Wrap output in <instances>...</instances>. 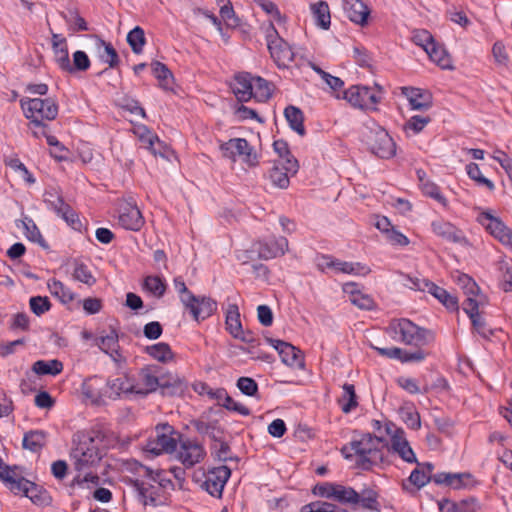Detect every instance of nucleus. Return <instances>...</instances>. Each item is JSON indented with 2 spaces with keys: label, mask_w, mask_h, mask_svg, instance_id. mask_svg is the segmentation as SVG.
<instances>
[{
  "label": "nucleus",
  "mask_w": 512,
  "mask_h": 512,
  "mask_svg": "<svg viewBox=\"0 0 512 512\" xmlns=\"http://www.w3.org/2000/svg\"><path fill=\"white\" fill-rule=\"evenodd\" d=\"M29 306L32 313L41 316L51 309L52 304L47 296H32L29 299Z\"/></svg>",
  "instance_id": "obj_63"
},
{
  "label": "nucleus",
  "mask_w": 512,
  "mask_h": 512,
  "mask_svg": "<svg viewBox=\"0 0 512 512\" xmlns=\"http://www.w3.org/2000/svg\"><path fill=\"white\" fill-rule=\"evenodd\" d=\"M32 371L37 375L56 376L63 371V363L58 359L37 360L32 365Z\"/></svg>",
  "instance_id": "obj_41"
},
{
  "label": "nucleus",
  "mask_w": 512,
  "mask_h": 512,
  "mask_svg": "<svg viewBox=\"0 0 512 512\" xmlns=\"http://www.w3.org/2000/svg\"><path fill=\"white\" fill-rule=\"evenodd\" d=\"M105 434L99 428H92L81 433L77 446L73 449L72 455L75 460V469L82 471L88 467L96 466L103 457L98 443L103 442Z\"/></svg>",
  "instance_id": "obj_1"
},
{
  "label": "nucleus",
  "mask_w": 512,
  "mask_h": 512,
  "mask_svg": "<svg viewBox=\"0 0 512 512\" xmlns=\"http://www.w3.org/2000/svg\"><path fill=\"white\" fill-rule=\"evenodd\" d=\"M159 389L163 396H181L187 389V384L179 376L169 374L160 377Z\"/></svg>",
  "instance_id": "obj_30"
},
{
  "label": "nucleus",
  "mask_w": 512,
  "mask_h": 512,
  "mask_svg": "<svg viewBox=\"0 0 512 512\" xmlns=\"http://www.w3.org/2000/svg\"><path fill=\"white\" fill-rule=\"evenodd\" d=\"M107 396L112 400L121 398L132 400L137 397V385L134 377L127 373L117 378H108L106 381Z\"/></svg>",
  "instance_id": "obj_10"
},
{
  "label": "nucleus",
  "mask_w": 512,
  "mask_h": 512,
  "mask_svg": "<svg viewBox=\"0 0 512 512\" xmlns=\"http://www.w3.org/2000/svg\"><path fill=\"white\" fill-rule=\"evenodd\" d=\"M173 283L181 303L193 320L200 323L216 313L218 308L217 301L208 296L194 295L187 288L182 276L175 277Z\"/></svg>",
  "instance_id": "obj_2"
},
{
  "label": "nucleus",
  "mask_w": 512,
  "mask_h": 512,
  "mask_svg": "<svg viewBox=\"0 0 512 512\" xmlns=\"http://www.w3.org/2000/svg\"><path fill=\"white\" fill-rule=\"evenodd\" d=\"M126 41L134 54H141L147 42L144 29L140 26H135L128 32Z\"/></svg>",
  "instance_id": "obj_49"
},
{
  "label": "nucleus",
  "mask_w": 512,
  "mask_h": 512,
  "mask_svg": "<svg viewBox=\"0 0 512 512\" xmlns=\"http://www.w3.org/2000/svg\"><path fill=\"white\" fill-rule=\"evenodd\" d=\"M259 259L269 260L283 256L288 251V240L280 236L271 240H259L253 244Z\"/></svg>",
  "instance_id": "obj_16"
},
{
  "label": "nucleus",
  "mask_w": 512,
  "mask_h": 512,
  "mask_svg": "<svg viewBox=\"0 0 512 512\" xmlns=\"http://www.w3.org/2000/svg\"><path fill=\"white\" fill-rule=\"evenodd\" d=\"M420 189H421L423 195L434 199L435 201H437L439 204H441L443 206L447 205V199L442 194L440 187L436 183L432 182L431 180L423 183L421 185Z\"/></svg>",
  "instance_id": "obj_60"
},
{
  "label": "nucleus",
  "mask_w": 512,
  "mask_h": 512,
  "mask_svg": "<svg viewBox=\"0 0 512 512\" xmlns=\"http://www.w3.org/2000/svg\"><path fill=\"white\" fill-rule=\"evenodd\" d=\"M392 448L407 463H417V457L406 439H400L396 434L392 439Z\"/></svg>",
  "instance_id": "obj_52"
},
{
  "label": "nucleus",
  "mask_w": 512,
  "mask_h": 512,
  "mask_svg": "<svg viewBox=\"0 0 512 512\" xmlns=\"http://www.w3.org/2000/svg\"><path fill=\"white\" fill-rule=\"evenodd\" d=\"M176 431L169 423H160L156 426V437L149 439L147 451L154 455L173 453L177 448V440L173 437Z\"/></svg>",
  "instance_id": "obj_9"
},
{
  "label": "nucleus",
  "mask_w": 512,
  "mask_h": 512,
  "mask_svg": "<svg viewBox=\"0 0 512 512\" xmlns=\"http://www.w3.org/2000/svg\"><path fill=\"white\" fill-rule=\"evenodd\" d=\"M225 325L226 330L232 337L237 336V333L239 334L242 332L243 327L240 320L239 307L237 304L228 305L225 317Z\"/></svg>",
  "instance_id": "obj_44"
},
{
  "label": "nucleus",
  "mask_w": 512,
  "mask_h": 512,
  "mask_svg": "<svg viewBox=\"0 0 512 512\" xmlns=\"http://www.w3.org/2000/svg\"><path fill=\"white\" fill-rule=\"evenodd\" d=\"M432 121L430 116L414 115L404 124V131H412L414 134L421 133L424 128Z\"/></svg>",
  "instance_id": "obj_59"
},
{
  "label": "nucleus",
  "mask_w": 512,
  "mask_h": 512,
  "mask_svg": "<svg viewBox=\"0 0 512 512\" xmlns=\"http://www.w3.org/2000/svg\"><path fill=\"white\" fill-rule=\"evenodd\" d=\"M44 202L48 208L53 210L67 224L79 222L78 215L74 209L64 201L62 195L54 188L45 190Z\"/></svg>",
  "instance_id": "obj_12"
},
{
  "label": "nucleus",
  "mask_w": 512,
  "mask_h": 512,
  "mask_svg": "<svg viewBox=\"0 0 512 512\" xmlns=\"http://www.w3.org/2000/svg\"><path fill=\"white\" fill-rule=\"evenodd\" d=\"M434 234L451 243L467 244L464 233L457 226H432Z\"/></svg>",
  "instance_id": "obj_40"
},
{
  "label": "nucleus",
  "mask_w": 512,
  "mask_h": 512,
  "mask_svg": "<svg viewBox=\"0 0 512 512\" xmlns=\"http://www.w3.org/2000/svg\"><path fill=\"white\" fill-rule=\"evenodd\" d=\"M73 63L70 62V68L67 69L68 73L84 72L91 66V61L86 52L77 50L73 53Z\"/></svg>",
  "instance_id": "obj_57"
},
{
  "label": "nucleus",
  "mask_w": 512,
  "mask_h": 512,
  "mask_svg": "<svg viewBox=\"0 0 512 512\" xmlns=\"http://www.w3.org/2000/svg\"><path fill=\"white\" fill-rule=\"evenodd\" d=\"M459 282L462 283L464 293L467 295L462 303V309L471 320L472 329L484 339H490L495 335L496 329L489 328L486 320L479 312V301L474 297L479 293L480 288L477 283L467 274H462L459 277Z\"/></svg>",
  "instance_id": "obj_3"
},
{
  "label": "nucleus",
  "mask_w": 512,
  "mask_h": 512,
  "mask_svg": "<svg viewBox=\"0 0 512 512\" xmlns=\"http://www.w3.org/2000/svg\"><path fill=\"white\" fill-rule=\"evenodd\" d=\"M47 287L51 295L56 297L63 304H68L75 298V293H73L70 288L65 286L60 280L55 278L48 281Z\"/></svg>",
  "instance_id": "obj_42"
},
{
  "label": "nucleus",
  "mask_w": 512,
  "mask_h": 512,
  "mask_svg": "<svg viewBox=\"0 0 512 512\" xmlns=\"http://www.w3.org/2000/svg\"><path fill=\"white\" fill-rule=\"evenodd\" d=\"M143 289L151 293L156 298L164 296L167 284L165 279L158 275H148L144 278Z\"/></svg>",
  "instance_id": "obj_47"
},
{
  "label": "nucleus",
  "mask_w": 512,
  "mask_h": 512,
  "mask_svg": "<svg viewBox=\"0 0 512 512\" xmlns=\"http://www.w3.org/2000/svg\"><path fill=\"white\" fill-rule=\"evenodd\" d=\"M138 130L140 132L139 134V140L146 144V148L154 155V156H161L164 157V152H162L159 149L155 148V144H158L159 146L163 148H167V144L163 141H161L158 137V135L153 132L150 128H148L146 125H140L138 126Z\"/></svg>",
  "instance_id": "obj_35"
},
{
  "label": "nucleus",
  "mask_w": 512,
  "mask_h": 512,
  "mask_svg": "<svg viewBox=\"0 0 512 512\" xmlns=\"http://www.w3.org/2000/svg\"><path fill=\"white\" fill-rule=\"evenodd\" d=\"M342 388L344 393L338 402L341 406V410L347 414L358 406V397L356 395L355 387L353 384L344 383Z\"/></svg>",
  "instance_id": "obj_51"
},
{
  "label": "nucleus",
  "mask_w": 512,
  "mask_h": 512,
  "mask_svg": "<svg viewBox=\"0 0 512 512\" xmlns=\"http://www.w3.org/2000/svg\"><path fill=\"white\" fill-rule=\"evenodd\" d=\"M144 353L161 363H168L175 358L170 345L166 342H159L148 345L143 349Z\"/></svg>",
  "instance_id": "obj_36"
},
{
  "label": "nucleus",
  "mask_w": 512,
  "mask_h": 512,
  "mask_svg": "<svg viewBox=\"0 0 512 512\" xmlns=\"http://www.w3.org/2000/svg\"><path fill=\"white\" fill-rule=\"evenodd\" d=\"M284 117L288 123L289 128L297 133L299 136L304 137L306 135V128L304 125L305 116L303 111L294 105H288L284 109Z\"/></svg>",
  "instance_id": "obj_32"
},
{
  "label": "nucleus",
  "mask_w": 512,
  "mask_h": 512,
  "mask_svg": "<svg viewBox=\"0 0 512 512\" xmlns=\"http://www.w3.org/2000/svg\"><path fill=\"white\" fill-rule=\"evenodd\" d=\"M432 289L429 294L434 296L440 303H442L449 311H458L459 302L455 295L450 294L446 289L436 285H431Z\"/></svg>",
  "instance_id": "obj_45"
},
{
  "label": "nucleus",
  "mask_w": 512,
  "mask_h": 512,
  "mask_svg": "<svg viewBox=\"0 0 512 512\" xmlns=\"http://www.w3.org/2000/svg\"><path fill=\"white\" fill-rule=\"evenodd\" d=\"M11 488L23 492L24 496L30 498L34 504H49L50 496L48 495V492L24 477L16 479V482H14V485H12Z\"/></svg>",
  "instance_id": "obj_20"
},
{
  "label": "nucleus",
  "mask_w": 512,
  "mask_h": 512,
  "mask_svg": "<svg viewBox=\"0 0 512 512\" xmlns=\"http://www.w3.org/2000/svg\"><path fill=\"white\" fill-rule=\"evenodd\" d=\"M44 105V99L41 98H22L20 100V106L23 110L24 116L30 120V125L34 128L48 129L49 125L39 119L35 114H40L41 109Z\"/></svg>",
  "instance_id": "obj_26"
},
{
  "label": "nucleus",
  "mask_w": 512,
  "mask_h": 512,
  "mask_svg": "<svg viewBox=\"0 0 512 512\" xmlns=\"http://www.w3.org/2000/svg\"><path fill=\"white\" fill-rule=\"evenodd\" d=\"M276 161L274 162V166L271 168L269 172V178L274 186L286 189L290 184L289 176H291L290 172L284 170L282 171V167H280Z\"/></svg>",
  "instance_id": "obj_54"
},
{
  "label": "nucleus",
  "mask_w": 512,
  "mask_h": 512,
  "mask_svg": "<svg viewBox=\"0 0 512 512\" xmlns=\"http://www.w3.org/2000/svg\"><path fill=\"white\" fill-rule=\"evenodd\" d=\"M400 89L411 110L427 111L433 106V95L428 89L413 86H403Z\"/></svg>",
  "instance_id": "obj_17"
},
{
  "label": "nucleus",
  "mask_w": 512,
  "mask_h": 512,
  "mask_svg": "<svg viewBox=\"0 0 512 512\" xmlns=\"http://www.w3.org/2000/svg\"><path fill=\"white\" fill-rule=\"evenodd\" d=\"M237 388L240 392L249 397H259V386L258 383L251 377L242 376L237 379Z\"/></svg>",
  "instance_id": "obj_61"
},
{
  "label": "nucleus",
  "mask_w": 512,
  "mask_h": 512,
  "mask_svg": "<svg viewBox=\"0 0 512 512\" xmlns=\"http://www.w3.org/2000/svg\"><path fill=\"white\" fill-rule=\"evenodd\" d=\"M311 11L315 18V23L323 30H328L331 25L330 9L325 1H319L311 4Z\"/></svg>",
  "instance_id": "obj_39"
},
{
  "label": "nucleus",
  "mask_w": 512,
  "mask_h": 512,
  "mask_svg": "<svg viewBox=\"0 0 512 512\" xmlns=\"http://www.w3.org/2000/svg\"><path fill=\"white\" fill-rule=\"evenodd\" d=\"M210 452L211 456L215 461L218 462H228V461H235L239 462L240 458L236 455H232L231 447L227 441H221V443L218 444H211L210 445Z\"/></svg>",
  "instance_id": "obj_48"
},
{
  "label": "nucleus",
  "mask_w": 512,
  "mask_h": 512,
  "mask_svg": "<svg viewBox=\"0 0 512 512\" xmlns=\"http://www.w3.org/2000/svg\"><path fill=\"white\" fill-rule=\"evenodd\" d=\"M379 493L373 487L364 486L360 491L351 486L336 484L334 501L343 505H350L353 509L361 508L374 512H380L382 505L379 501Z\"/></svg>",
  "instance_id": "obj_4"
},
{
  "label": "nucleus",
  "mask_w": 512,
  "mask_h": 512,
  "mask_svg": "<svg viewBox=\"0 0 512 512\" xmlns=\"http://www.w3.org/2000/svg\"><path fill=\"white\" fill-rule=\"evenodd\" d=\"M350 287H358V284L355 282H348L343 287L344 292L350 295V300L353 305L357 306L359 309L367 311L374 310L376 308V303L370 295L364 294L359 290H350Z\"/></svg>",
  "instance_id": "obj_33"
},
{
  "label": "nucleus",
  "mask_w": 512,
  "mask_h": 512,
  "mask_svg": "<svg viewBox=\"0 0 512 512\" xmlns=\"http://www.w3.org/2000/svg\"><path fill=\"white\" fill-rule=\"evenodd\" d=\"M225 145H227L225 146L226 150L234 145L236 153H238L239 156H244L243 161L249 167H255L259 164L258 154L245 138H232L228 140Z\"/></svg>",
  "instance_id": "obj_27"
},
{
  "label": "nucleus",
  "mask_w": 512,
  "mask_h": 512,
  "mask_svg": "<svg viewBox=\"0 0 512 512\" xmlns=\"http://www.w3.org/2000/svg\"><path fill=\"white\" fill-rule=\"evenodd\" d=\"M389 328L400 335V341L406 345L424 346L435 340L432 330L420 327L407 318L393 319Z\"/></svg>",
  "instance_id": "obj_6"
},
{
  "label": "nucleus",
  "mask_w": 512,
  "mask_h": 512,
  "mask_svg": "<svg viewBox=\"0 0 512 512\" xmlns=\"http://www.w3.org/2000/svg\"><path fill=\"white\" fill-rule=\"evenodd\" d=\"M426 53L428 54L429 59L436 63L441 69L452 70L454 68L451 56L445 46L438 41L435 40L430 45Z\"/></svg>",
  "instance_id": "obj_34"
},
{
  "label": "nucleus",
  "mask_w": 512,
  "mask_h": 512,
  "mask_svg": "<svg viewBox=\"0 0 512 512\" xmlns=\"http://www.w3.org/2000/svg\"><path fill=\"white\" fill-rule=\"evenodd\" d=\"M348 101L352 106L360 109H376L375 106L380 102L379 96L371 87L365 85H352L342 91V96L337 95Z\"/></svg>",
  "instance_id": "obj_8"
},
{
  "label": "nucleus",
  "mask_w": 512,
  "mask_h": 512,
  "mask_svg": "<svg viewBox=\"0 0 512 512\" xmlns=\"http://www.w3.org/2000/svg\"><path fill=\"white\" fill-rule=\"evenodd\" d=\"M205 456L206 450L201 443L190 439L181 441L178 459L186 468H191L201 462Z\"/></svg>",
  "instance_id": "obj_18"
},
{
  "label": "nucleus",
  "mask_w": 512,
  "mask_h": 512,
  "mask_svg": "<svg viewBox=\"0 0 512 512\" xmlns=\"http://www.w3.org/2000/svg\"><path fill=\"white\" fill-rule=\"evenodd\" d=\"M343 10L346 17L361 27H364L369 22L370 9L361 0H343Z\"/></svg>",
  "instance_id": "obj_22"
},
{
  "label": "nucleus",
  "mask_w": 512,
  "mask_h": 512,
  "mask_svg": "<svg viewBox=\"0 0 512 512\" xmlns=\"http://www.w3.org/2000/svg\"><path fill=\"white\" fill-rule=\"evenodd\" d=\"M231 469L226 465L213 467L208 471L202 488L213 497L222 498L224 487L231 477Z\"/></svg>",
  "instance_id": "obj_13"
},
{
  "label": "nucleus",
  "mask_w": 512,
  "mask_h": 512,
  "mask_svg": "<svg viewBox=\"0 0 512 512\" xmlns=\"http://www.w3.org/2000/svg\"><path fill=\"white\" fill-rule=\"evenodd\" d=\"M379 229L384 235L385 239L394 246H407L409 244V239L406 235L399 232L395 229V226L385 227L382 229V226H375Z\"/></svg>",
  "instance_id": "obj_55"
},
{
  "label": "nucleus",
  "mask_w": 512,
  "mask_h": 512,
  "mask_svg": "<svg viewBox=\"0 0 512 512\" xmlns=\"http://www.w3.org/2000/svg\"><path fill=\"white\" fill-rule=\"evenodd\" d=\"M152 75L157 79L158 86L164 91H173L175 78L169 67L160 61L154 60L150 64Z\"/></svg>",
  "instance_id": "obj_29"
},
{
  "label": "nucleus",
  "mask_w": 512,
  "mask_h": 512,
  "mask_svg": "<svg viewBox=\"0 0 512 512\" xmlns=\"http://www.w3.org/2000/svg\"><path fill=\"white\" fill-rule=\"evenodd\" d=\"M440 512H482V505L476 497H468L460 501L444 498L438 502Z\"/></svg>",
  "instance_id": "obj_23"
},
{
  "label": "nucleus",
  "mask_w": 512,
  "mask_h": 512,
  "mask_svg": "<svg viewBox=\"0 0 512 512\" xmlns=\"http://www.w3.org/2000/svg\"><path fill=\"white\" fill-rule=\"evenodd\" d=\"M62 17L70 26L73 32H84L89 30L88 23L80 15L78 8H69L67 14L62 13Z\"/></svg>",
  "instance_id": "obj_53"
},
{
  "label": "nucleus",
  "mask_w": 512,
  "mask_h": 512,
  "mask_svg": "<svg viewBox=\"0 0 512 512\" xmlns=\"http://www.w3.org/2000/svg\"><path fill=\"white\" fill-rule=\"evenodd\" d=\"M90 37L95 41L99 60L108 64V68L99 72L98 76L105 74L109 68H117L120 64V57L113 45L97 34H93Z\"/></svg>",
  "instance_id": "obj_19"
},
{
  "label": "nucleus",
  "mask_w": 512,
  "mask_h": 512,
  "mask_svg": "<svg viewBox=\"0 0 512 512\" xmlns=\"http://www.w3.org/2000/svg\"><path fill=\"white\" fill-rule=\"evenodd\" d=\"M353 58L356 64L362 68L371 69L373 67V57L364 46L353 48Z\"/></svg>",
  "instance_id": "obj_64"
},
{
  "label": "nucleus",
  "mask_w": 512,
  "mask_h": 512,
  "mask_svg": "<svg viewBox=\"0 0 512 512\" xmlns=\"http://www.w3.org/2000/svg\"><path fill=\"white\" fill-rule=\"evenodd\" d=\"M383 437L375 434L363 433L359 439L350 441V450L357 455L356 466L362 470L369 471L373 466L383 462L384 455L377 444L384 442Z\"/></svg>",
  "instance_id": "obj_5"
},
{
  "label": "nucleus",
  "mask_w": 512,
  "mask_h": 512,
  "mask_svg": "<svg viewBox=\"0 0 512 512\" xmlns=\"http://www.w3.org/2000/svg\"><path fill=\"white\" fill-rule=\"evenodd\" d=\"M365 138L368 150L378 158L389 160L396 156L397 145L384 128L370 129Z\"/></svg>",
  "instance_id": "obj_7"
},
{
  "label": "nucleus",
  "mask_w": 512,
  "mask_h": 512,
  "mask_svg": "<svg viewBox=\"0 0 512 512\" xmlns=\"http://www.w3.org/2000/svg\"><path fill=\"white\" fill-rule=\"evenodd\" d=\"M99 348L109 354L114 360V354L120 356L119 353V337L115 328L111 327L110 333L107 335H101L96 339Z\"/></svg>",
  "instance_id": "obj_37"
},
{
  "label": "nucleus",
  "mask_w": 512,
  "mask_h": 512,
  "mask_svg": "<svg viewBox=\"0 0 512 512\" xmlns=\"http://www.w3.org/2000/svg\"><path fill=\"white\" fill-rule=\"evenodd\" d=\"M265 341L278 352L283 364L292 368H304V356L299 348L286 341L268 336H265Z\"/></svg>",
  "instance_id": "obj_11"
},
{
  "label": "nucleus",
  "mask_w": 512,
  "mask_h": 512,
  "mask_svg": "<svg viewBox=\"0 0 512 512\" xmlns=\"http://www.w3.org/2000/svg\"><path fill=\"white\" fill-rule=\"evenodd\" d=\"M336 272H341L345 274H368L370 272V268L360 262H346L336 259Z\"/></svg>",
  "instance_id": "obj_56"
},
{
  "label": "nucleus",
  "mask_w": 512,
  "mask_h": 512,
  "mask_svg": "<svg viewBox=\"0 0 512 512\" xmlns=\"http://www.w3.org/2000/svg\"><path fill=\"white\" fill-rule=\"evenodd\" d=\"M253 80L254 76L250 72L242 71L234 74L229 88L239 103H246L253 98Z\"/></svg>",
  "instance_id": "obj_14"
},
{
  "label": "nucleus",
  "mask_w": 512,
  "mask_h": 512,
  "mask_svg": "<svg viewBox=\"0 0 512 512\" xmlns=\"http://www.w3.org/2000/svg\"><path fill=\"white\" fill-rule=\"evenodd\" d=\"M102 377L93 375L85 379L81 385V392L83 396L96 403L102 396L97 385L102 381Z\"/></svg>",
  "instance_id": "obj_50"
},
{
  "label": "nucleus",
  "mask_w": 512,
  "mask_h": 512,
  "mask_svg": "<svg viewBox=\"0 0 512 512\" xmlns=\"http://www.w3.org/2000/svg\"><path fill=\"white\" fill-rule=\"evenodd\" d=\"M268 51L275 64L279 67H287L294 61L295 54L289 43L282 37L273 44H267Z\"/></svg>",
  "instance_id": "obj_25"
},
{
  "label": "nucleus",
  "mask_w": 512,
  "mask_h": 512,
  "mask_svg": "<svg viewBox=\"0 0 512 512\" xmlns=\"http://www.w3.org/2000/svg\"><path fill=\"white\" fill-rule=\"evenodd\" d=\"M72 264L74 267L72 274L74 280L84 283L89 287L95 285L97 280L89 267L84 262H82L79 258H74L72 259Z\"/></svg>",
  "instance_id": "obj_43"
},
{
  "label": "nucleus",
  "mask_w": 512,
  "mask_h": 512,
  "mask_svg": "<svg viewBox=\"0 0 512 512\" xmlns=\"http://www.w3.org/2000/svg\"><path fill=\"white\" fill-rule=\"evenodd\" d=\"M158 367L146 366L139 372V376L145 388L137 387V396L144 398L148 394L155 392L160 385V377L157 376Z\"/></svg>",
  "instance_id": "obj_28"
},
{
  "label": "nucleus",
  "mask_w": 512,
  "mask_h": 512,
  "mask_svg": "<svg viewBox=\"0 0 512 512\" xmlns=\"http://www.w3.org/2000/svg\"><path fill=\"white\" fill-rule=\"evenodd\" d=\"M274 85L272 82L266 80L261 76H254L253 80V91L255 99L257 102L265 103L267 102L273 94Z\"/></svg>",
  "instance_id": "obj_38"
},
{
  "label": "nucleus",
  "mask_w": 512,
  "mask_h": 512,
  "mask_svg": "<svg viewBox=\"0 0 512 512\" xmlns=\"http://www.w3.org/2000/svg\"><path fill=\"white\" fill-rule=\"evenodd\" d=\"M399 414L408 428L418 430L421 427L420 414L412 407H401Z\"/></svg>",
  "instance_id": "obj_58"
},
{
  "label": "nucleus",
  "mask_w": 512,
  "mask_h": 512,
  "mask_svg": "<svg viewBox=\"0 0 512 512\" xmlns=\"http://www.w3.org/2000/svg\"><path fill=\"white\" fill-rule=\"evenodd\" d=\"M48 433L44 430H29L24 433L22 448L39 454L47 444Z\"/></svg>",
  "instance_id": "obj_31"
},
{
  "label": "nucleus",
  "mask_w": 512,
  "mask_h": 512,
  "mask_svg": "<svg viewBox=\"0 0 512 512\" xmlns=\"http://www.w3.org/2000/svg\"><path fill=\"white\" fill-rule=\"evenodd\" d=\"M434 483L436 485H443L459 490L475 487L478 484V481L470 472H439L435 474Z\"/></svg>",
  "instance_id": "obj_15"
},
{
  "label": "nucleus",
  "mask_w": 512,
  "mask_h": 512,
  "mask_svg": "<svg viewBox=\"0 0 512 512\" xmlns=\"http://www.w3.org/2000/svg\"><path fill=\"white\" fill-rule=\"evenodd\" d=\"M116 216L118 224H145L144 218L136 202L131 198L130 200H123L117 204Z\"/></svg>",
  "instance_id": "obj_24"
},
{
  "label": "nucleus",
  "mask_w": 512,
  "mask_h": 512,
  "mask_svg": "<svg viewBox=\"0 0 512 512\" xmlns=\"http://www.w3.org/2000/svg\"><path fill=\"white\" fill-rule=\"evenodd\" d=\"M272 146L274 152L280 158L276 162L281 165L283 170L290 172L291 176H294L298 172L300 165L297 158L292 154L288 142L284 139H277L274 140Z\"/></svg>",
  "instance_id": "obj_21"
},
{
  "label": "nucleus",
  "mask_w": 512,
  "mask_h": 512,
  "mask_svg": "<svg viewBox=\"0 0 512 512\" xmlns=\"http://www.w3.org/2000/svg\"><path fill=\"white\" fill-rule=\"evenodd\" d=\"M49 128L43 129L42 134L46 138L47 144L51 147L50 155L57 161L68 159L69 150L54 135L49 134Z\"/></svg>",
  "instance_id": "obj_46"
},
{
  "label": "nucleus",
  "mask_w": 512,
  "mask_h": 512,
  "mask_svg": "<svg viewBox=\"0 0 512 512\" xmlns=\"http://www.w3.org/2000/svg\"><path fill=\"white\" fill-rule=\"evenodd\" d=\"M502 244L512 248V230L509 226H484Z\"/></svg>",
  "instance_id": "obj_62"
}]
</instances>
